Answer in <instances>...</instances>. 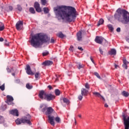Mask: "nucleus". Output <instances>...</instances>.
Wrapping results in <instances>:
<instances>
[{"mask_svg": "<svg viewBox=\"0 0 129 129\" xmlns=\"http://www.w3.org/2000/svg\"><path fill=\"white\" fill-rule=\"evenodd\" d=\"M103 23H104V20L103 19H100L97 24L98 27H99L100 25H103Z\"/></svg>", "mask_w": 129, "mask_h": 129, "instance_id": "nucleus-22", "label": "nucleus"}, {"mask_svg": "<svg viewBox=\"0 0 129 129\" xmlns=\"http://www.w3.org/2000/svg\"><path fill=\"white\" fill-rule=\"evenodd\" d=\"M94 75L97 77V78H99V79H100V76H99V74H98L97 72H95L94 73Z\"/></svg>", "mask_w": 129, "mask_h": 129, "instance_id": "nucleus-39", "label": "nucleus"}, {"mask_svg": "<svg viewBox=\"0 0 129 129\" xmlns=\"http://www.w3.org/2000/svg\"><path fill=\"white\" fill-rule=\"evenodd\" d=\"M16 83H19V82H20V80H19V79H17V80H16Z\"/></svg>", "mask_w": 129, "mask_h": 129, "instance_id": "nucleus-57", "label": "nucleus"}, {"mask_svg": "<svg viewBox=\"0 0 129 129\" xmlns=\"http://www.w3.org/2000/svg\"><path fill=\"white\" fill-rule=\"evenodd\" d=\"M78 49L80 50V51H83V48L81 47H78Z\"/></svg>", "mask_w": 129, "mask_h": 129, "instance_id": "nucleus-53", "label": "nucleus"}, {"mask_svg": "<svg viewBox=\"0 0 129 129\" xmlns=\"http://www.w3.org/2000/svg\"><path fill=\"white\" fill-rule=\"evenodd\" d=\"M92 63H93V64H95V63L94 62V60L92 61Z\"/></svg>", "mask_w": 129, "mask_h": 129, "instance_id": "nucleus-62", "label": "nucleus"}, {"mask_svg": "<svg viewBox=\"0 0 129 129\" xmlns=\"http://www.w3.org/2000/svg\"><path fill=\"white\" fill-rule=\"evenodd\" d=\"M78 69H81V68H83L84 67V65L81 64L80 62L78 63Z\"/></svg>", "mask_w": 129, "mask_h": 129, "instance_id": "nucleus-29", "label": "nucleus"}, {"mask_svg": "<svg viewBox=\"0 0 129 129\" xmlns=\"http://www.w3.org/2000/svg\"><path fill=\"white\" fill-rule=\"evenodd\" d=\"M34 8L38 13H40L41 8H40V4L38 2H35L34 4Z\"/></svg>", "mask_w": 129, "mask_h": 129, "instance_id": "nucleus-14", "label": "nucleus"}, {"mask_svg": "<svg viewBox=\"0 0 129 129\" xmlns=\"http://www.w3.org/2000/svg\"><path fill=\"white\" fill-rule=\"evenodd\" d=\"M116 13L114 15V18L116 20L122 23L124 25H126L129 23V13L125 10L118 9Z\"/></svg>", "mask_w": 129, "mask_h": 129, "instance_id": "nucleus-3", "label": "nucleus"}, {"mask_svg": "<svg viewBox=\"0 0 129 129\" xmlns=\"http://www.w3.org/2000/svg\"><path fill=\"white\" fill-rule=\"evenodd\" d=\"M17 9L18 11H19V12L22 11V7H21V6H20L19 5H17Z\"/></svg>", "mask_w": 129, "mask_h": 129, "instance_id": "nucleus-37", "label": "nucleus"}, {"mask_svg": "<svg viewBox=\"0 0 129 129\" xmlns=\"http://www.w3.org/2000/svg\"><path fill=\"white\" fill-rule=\"evenodd\" d=\"M25 70H26V73L28 75H34V73L32 72V70H31V67H30V65L27 64L26 66V68L25 69Z\"/></svg>", "mask_w": 129, "mask_h": 129, "instance_id": "nucleus-8", "label": "nucleus"}, {"mask_svg": "<svg viewBox=\"0 0 129 129\" xmlns=\"http://www.w3.org/2000/svg\"><path fill=\"white\" fill-rule=\"evenodd\" d=\"M54 112V109L52 108V107H49L47 108V111H46V114H51Z\"/></svg>", "mask_w": 129, "mask_h": 129, "instance_id": "nucleus-19", "label": "nucleus"}, {"mask_svg": "<svg viewBox=\"0 0 129 129\" xmlns=\"http://www.w3.org/2000/svg\"><path fill=\"white\" fill-rule=\"evenodd\" d=\"M88 94V90H86L85 88L81 89V95L83 96H86Z\"/></svg>", "mask_w": 129, "mask_h": 129, "instance_id": "nucleus-18", "label": "nucleus"}, {"mask_svg": "<svg viewBox=\"0 0 129 129\" xmlns=\"http://www.w3.org/2000/svg\"><path fill=\"white\" fill-rule=\"evenodd\" d=\"M0 89L2 91H4V90H5V84H3L2 86H0Z\"/></svg>", "mask_w": 129, "mask_h": 129, "instance_id": "nucleus-36", "label": "nucleus"}, {"mask_svg": "<svg viewBox=\"0 0 129 129\" xmlns=\"http://www.w3.org/2000/svg\"><path fill=\"white\" fill-rule=\"evenodd\" d=\"M7 70L8 73H11V70L9 68H7Z\"/></svg>", "mask_w": 129, "mask_h": 129, "instance_id": "nucleus-52", "label": "nucleus"}, {"mask_svg": "<svg viewBox=\"0 0 129 129\" xmlns=\"http://www.w3.org/2000/svg\"><path fill=\"white\" fill-rule=\"evenodd\" d=\"M85 87L87 89H89V88H90V87H89V84H88V83H86L85 85Z\"/></svg>", "mask_w": 129, "mask_h": 129, "instance_id": "nucleus-41", "label": "nucleus"}, {"mask_svg": "<svg viewBox=\"0 0 129 129\" xmlns=\"http://www.w3.org/2000/svg\"><path fill=\"white\" fill-rule=\"evenodd\" d=\"M122 117L124 120V129H129V116H125V115L123 114Z\"/></svg>", "mask_w": 129, "mask_h": 129, "instance_id": "nucleus-5", "label": "nucleus"}, {"mask_svg": "<svg viewBox=\"0 0 129 129\" xmlns=\"http://www.w3.org/2000/svg\"><path fill=\"white\" fill-rule=\"evenodd\" d=\"M69 50L70 51H73V46L71 45Z\"/></svg>", "mask_w": 129, "mask_h": 129, "instance_id": "nucleus-51", "label": "nucleus"}, {"mask_svg": "<svg viewBox=\"0 0 129 129\" xmlns=\"http://www.w3.org/2000/svg\"><path fill=\"white\" fill-rule=\"evenodd\" d=\"M107 27L109 30L111 31V32H112L113 31V27H112V25H111V24H109L107 25Z\"/></svg>", "mask_w": 129, "mask_h": 129, "instance_id": "nucleus-27", "label": "nucleus"}, {"mask_svg": "<svg viewBox=\"0 0 129 129\" xmlns=\"http://www.w3.org/2000/svg\"><path fill=\"white\" fill-rule=\"evenodd\" d=\"M108 54L109 55H113L114 56L116 55V50L115 49H111L110 51H108Z\"/></svg>", "mask_w": 129, "mask_h": 129, "instance_id": "nucleus-20", "label": "nucleus"}, {"mask_svg": "<svg viewBox=\"0 0 129 129\" xmlns=\"http://www.w3.org/2000/svg\"><path fill=\"white\" fill-rule=\"evenodd\" d=\"M104 106L105 107H108V105H107V104H105Z\"/></svg>", "mask_w": 129, "mask_h": 129, "instance_id": "nucleus-58", "label": "nucleus"}, {"mask_svg": "<svg viewBox=\"0 0 129 129\" xmlns=\"http://www.w3.org/2000/svg\"><path fill=\"white\" fill-rule=\"evenodd\" d=\"M12 76H15V73H12Z\"/></svg>", "mask_w": 129, "mask_h": 129, "instance_id": "nucleus-63", "label": "nucleus"}, {"mask_svg": "<svg viewBox=\"0 0 129 129\" xmlns=\"http://www.w3.org/2000/svg\"><path fill=\"white\" fill-rule=\"evenodd\" d=\"M29 12L31 14H35V13H36V11H35V9L33 8H32V7H31L29 9Z\"/></svg>", "mask_w": 129, "mask_h": 129, "instance_id": "nucleus-28", "label": "nucleus"}, {"mask_svg": "<svg viewBox=\"0 0 129 129\" xmlns=\"http://www.w3.org/2000/svg\"><path fill=\"white\" fill-rule=\"evenodd\" d=\"M43 56H47V55H49V51L45 50L42 53Z\"/></svg>", "mask_w": 129, "mask_h": 129, "instance_id": "nucleus-35", "label": "nucleus"}, {"mask_svg": "<svg viewBox=\"0 0 129 129\" xmlns=\"http://www.w3.org/2000/svg\"><path fill=\"white\" fill-rule=\"evenodd\" d=\"M117 67H118V66L115 64V68L116 69V68H117Z\"/></svg>", "mask_w": 129, "mask_h": 129, "instance_id": "nucleus-60", "label": "nucleus"}, {"mask_svg": "<svg viewBox=\"0 0 129 129\" xmlns=\"http://www.w3.org/2000/svg\"><path fill=\"white\" fill-rule=\"evenodd\" d=\"M68 75H69V76H70L71 75V73H70V74H68Z\"/></svg>", "mask_w": 129, "mask_h": 129, "instance_id": "nucleus-61", "label": "nucleus"}, {"mask_svg": "<svg viewBox=\"0 0 129 129\" xmlns=\"http://www.w3.org/2000/svg\"><path fill=\"white\" fill-rule=\"evenodd\" d=\"M44 66H50V65L53 64V61L50 60H46L42 63Z\"/></svg>", "mask_w": 129, "mask_h": 129, "instance_id": "nucleus-17", "label": "nucleus"}, {"mask_svg": "<svg viewBox=\"0 0 129 129\" xmlns=\"http://www.w3.org/2000/svg\"><path fill=\"white\" fill-rule=\"evenodd\" d=\"M53 11L56 19L64 20L67 22H75L77 17V12L74 7L59 6L54 7Z\"/></svg>", "mask_w": 129, "mask_h": 129, "instance_id": "nucleus-1", "label": "nucleus"}, {"mask_svg": "<svg viewBox=\"0 0 129 129\" xmlns=\"http://www.w3.org/2000/svg\"><path fill=\"white\" fill-rule=\"evenodd\" d=\"M53 99H55V96L47 93L45 100H47V101H51V100H53Z\"/></svg>", "mask_w": 129, "mask_h": 129, "instance_id": "nucleus-6", "label": "nucleus"}, {"mask_svg": "<svg viewBox=\"0 0 129 129\" xmlns=\"http://www.w3.org/2000/svg\"><path fill=\"white\" fill-rule=\"evenodd\" d=\"M26 88H27V89H32L33 88V86L30 85L29 84H27Z\"/></svg>", "mask_w": 129, "mask_h": 129, "instance_id": "nucleus-33", "label": "nucleus"}, {"mask_svg": "<svg viewBox=\"0 0 129 129\" xmlns=\"http://www.w3.org/2000/svg\"><path fill=\"white\" fill-rule=\"evenodd\" d=\"M62 100L64 103H66L67 104H69V100L66 98H63Z\"/></svg>", "mask_w": 129, "mask_h": 129, "instance_id": "nucleus-26", "label": "nucleus"}, {"mask_svg": "<svg viewBox=\"0 0 129 129\" xmlns=\"http://www.w3.org/2000/svg\"><path fill=\"white\" fill-rule=\"evenodd\" d=\"M79 117H81V115H79Z\"/></svg>", "mask_w": 129, "mask_h": 129, "instance_id": "nucleus-64", "label": "nucleus"}, {"mask_svg": "<svg viewBox=\"0 0 129 129\" xmlns=\"http://www.w3.org/2000/svg\"><path fill=\"white\" fill-rule=\"evenodd\" d=\"M57 36L59 37V38H64V34H63L62 32L58 33Z\"/></svg>", "mask_w": 129, "mask_h": 129, "instance_id": "nucleus-32", "label": "nucleus"}, {"mask_svg": "<svg viewBox=\"0 0 129 129\" xmlns=\"http://www.w3.org/2000/svg\"><path fill=\"white\" fill-rule=\"evenodd\" d=\"M48 117L49 123H50L51 125L54 126V125H55V122H54V119H55V118L53 116L51 115H48Z\"/></svg>", "mask_w": 129, "mask_h": 129, "instance_id": "nucleus-11", "label": "nucleus"}, {"mask_svg": "<svg viewBox=\"0 0 129 129\" xmlns=\"http://www.w3.org/2000/svg\"><path fill=\"white\" fill-rule=\"evenodd\" d=\"M95 41L96 43H97V44H102V42H103V38L102 37L96 36Z\"/></svg>", "mask_w": 129, "mask_h": 129, "instance_id": "nucleus-12", "label": "nucleus"}, {"mask_svg": "<svg viewBox=\"0 0 129 129\" xmlns=\"http://www.w3.org/2000/svg\"><path fill=\"white\" fill-rule=\"evenodd\" d=\"M40 108H42L41 109V111L42 112H45L46 113V110L47 111V108H48V105H47V104H42L40 105Z\"/></svg>", "mask_w": 129, "mask_h": 129, "instance_id": "nucleus-13", "label": "nucleus"}, {"mask_svg": "<svg viewBox=\"0 0 129 129\" xmlns=\"http://www.w3.org/2000/svg\"><path fill=\"white\" fill-rule=\"evenodd\" d=\"M60 93L61 92H60V90H59V89L55 90V95H56L57 96H58V95H60Z\"/></svg>", "mask_w": 129, "mask_h": 129, "instance_id": "nucleus-25", "label": "nucleus"}, {"mask_svg": "<svg viewBox=\"0 0 129 129\" xmlns=\"http://www.w3.org/2000/svg\"><path fill=\"white\" fill-rule=\"evenodd\" d=\"M55 119V121H56V122H60V118L59 117H56Z\"/></svg>", "mask_w": 129, "mask_h": 129, "instance_id": "nucleus-43", "label": "nucleus"}, {"mask_svg": "<svg viewBox=\"0 0 129 129\" xmlns=\"http://www.w3.org/2000/svg\"><path fill=\"white\" fill-rule=\"evenodd\" d=\"M23 24L24 23L23 22V21H18L16 25V29L18 30H22Z\"/></svg>", "mask_w": 129, "mask_h": 129, "instance_id": "nucleus-10", "label": "nucleus"}, {"mask_svg": "<svg viewBox=\"0 0 129 129\" xmlns=\"http://www.w3.org/2000/svg\"><path fill=\"white\" fill-rule=\"evenodd\" d=\"M39 76H40V73L37 72L35 74V78H39Z\"/></svg>", "mask_w": 129, "mask_h": 129, "instance_id": "nucleus-40", "label": "nucleus"}, {"mask_svg": "<svg viewBox=\"0 0 129 129\" xmlns=\"http://www.w3.org/2000/svg\"><path fill=\"white\" fill-rule=\"evenodd\" d=\"M122 95H123V96H125V97H127V96H128L129 95V93L125 91H123L122 92Z\"/></svg>", "mask_w": 129, "mask_h": 129, "instance_id": "nucleus-23", "label": "nucleus"}, {"mask_svg": "<svg viewBox=\"0 0 129 129\" xmlns=\"http://www.w3.org/2000/svg\"><path fill=\"white\" fill-rule=\"evenodd\" d=\"M31 118H32V117H31V115L30 114H27L25 117L22 118L20 119H17L15 122L17 124H21V123H27V124H29V125H31L32 124V122H31Z\"/></svg>", "mask_w": 129, "mask_h": 129, "instance_id": "nucleus-4", "label": "nucleus"}, {"mask_svg": "<svg viewBox=\"0 0 129 129\" xmlns=\"http://www.w3.org/2000/svg\"><path fill=\"white\" fill-rule=\"evenodd\" d=\"M9 10H10V11H13V7L10 6V7H9Z\"/></svg>", "mask_w": 129, "mask_h": 129, "instance_id": "nucleus-55", "label": "nucleus"}, {"mask_svg": "<svg viewBox=\"0 0 129 129\" xmlns=\"http://www.w3.org/2000/svg\"><path fill=\"white\" fill-rule=\"evenodd\" d=\"M43 11H44V14H48V13H49V9H48V8H46V7L44 8Z\"/></svg>", "mask_w": 129, "mask_h": 129, "instance_id": "nucleus-30", "label": "nucleus"}, {"mask_svg": "<svg viewBox=\"0 0 129 129\" xmlns=\"http://www.w3.org/2000/svg\"><path fill=\"white\" fill-rule=\"evenodd\" d=\"M48 88H49V90H51V89H53V87H51V85L48 86Z\"/></svg>", "mask_w": 129, "mask_h": 129, "instance_id": "nucleus-48", "label": "nucleus"}, {"mask_svg": "<svg viewBox=\"0 0 129 129\" xmlns=\"http://www.w3.org/2000/svg\"><path fill=\"white\" fill-rule=\"evenodd\" d=\"M90 59L91 61H93V58H92V56H90Z\"/></svg>", "mask_w": 129, "mask_h": 129, "instance_id": "nucleus-59", "label": "nucleus"}, {"mask_svg": "<svg viewBox=\"0 0 129 129\" xmlns=\"http://www.w3.org/2000/svg\"><path fill=\"white\" fill-rule=\"evenodd\" d=\"M2 11H3V12H5V11H6V7H2Z\"/></svg>", "mask_w": 129, "mask_h": 129, "instance_id": "nucleus-47", "label": "nucleus"}, {"mask_svg": "<svg viewBox=\"0 0 129 129\" xmlns=\"http://www.w3.org/2000/svg\"><path fill=\"white\" fill-rule=\"evenodd\" d=\"M116 32H118V33H119V32H120V28L118 27L116 29Z\"/></svg>", "mask_w": 129, "mask_h": 129, "instance_id": "nucleus-49", "label": "nucleus"}, {"mask_svg": "<svg viewBox=\"0 0 129 129\" xmlns=\"http://www.w3.org/2000/svg\"><path fill=\"white\" fill-rule=\"evenodd\" d=\"M50 43H55V40H54V39H53V38H52L51 39Z\"/></svg>", "mask_w": 129, "mask_h": 129, "instance_id": "nucleus-46", "label": "nucleus"}, {"mask_svg": "<svg viewBox=\"0 0 129 129\" xmlns=\"http://www.w3.org/2000/svg\"><path fill=\"white\" fill-rule=\"evenodd\" d=\"M5 45H6V46H9V42H8L7 40H6V42H5Z\"/></svg>", "mask_w": 129, "mask_h": 129, "instance_id": "nucleus-50", "label": "nucleus"}, {"mask_svg": "<svg viewBox=\"0 0 129 129\" xmlns=\"http://www.w3.org/2000/svg\"><path fill=\"white\" fill-rule=\"evenodd\" d=\"M49 41H50V37L44 33H38L34 35H33L29 42L31 43V46L34 47V48H39L40 46H42L44 43H47L49 44Z\"/></svg>", "mask_w": 129, "mask_h": 129, "instance_id": "nucleus-2", "label": "nucleus"}, {"mask_svg": "<svg viewBox=\"0 0 129 129\" xmlns=\"http://www.w3.org/2000/svg\"><path fill=\"white\" fill-rule=\"evenodd\" d=\"M10 113L15 116H19V111L17 109H13L10 111Z\"/></svg>", "mask_w": 129, "mask_h": 129, "instance_id": "nucleus-15", "label": "nucleus"}, {"mask_svg": "<svg viewBox=\"0 0 129 129\" xmlns=\"http://www.w3.org/2000/svg\"><path fill=\"white\" fill-rule=\"evenodd\" d=\"M7 101H6L7 103L9 104V105H11L12 104H14L13 103V101H14V98L12 97L11 96L8 95L7 96Z\"/></svg>", "mask_w": 129, "mask_h": 129, "instance_id": "nucleus-7", "label": "nucleus"}, {"mask_svg": "<svg viewBox=\"0 0 129 129\" xmlns=\"http://www.w3.org/2000/svg\"><path fill=\"white\" fill-rule=\"evenodd\" d=\"M82 98H83V95H80L78 97V99H79V100H82Z\"/></svg>", "mask_w": 129, "mask_h": 129, "instance_id": "nucleus-38", "label": "nucleus"}, {"mask_svg": "<svg viewBox=\"0 0 129 129\" xmlns=\"http://www.w3.org/2000/svg\"><path fill=\"white\" fill-rule=\"evenodd\" d=\"M122 66L123 68H125V69H127V64H123Z\"/></svg>", "mask_w": 129, "mask_h": 129, "instance_id": "nucleus-45", "label": "nucleus"}, {"mask_svg": "<svg viewBox=\"0 0 129 129\" xmlns=\"http://www.w3.org/2000/svg\"><path fill=\"white\" fill-rule=\"evenodd\" d=\"M41 5H42V6H46L47 4V1L46 0H41Z\"/></svg>", "mask_w": 129, "mask_h": 129, "instance_id": "nucleus-34", "label": "nucleus"}, {"mask_svg": "<svg viewBox=\"0 0 129 129\" xmlns=\"http://www.w3.org/2000/svg\"><path fill=\"white\" fill-rule=\"evenodd\" d=\"M126 41L127 42H128V43H129V38H127V37H126Z\"/></svg>", "mask_w": 129, "mask_h": 129, "instance_id": "nucleus-56", "label": "nucleus"}, {"mask_svg": "<svg viewBox=\"0 0 129 129\" xmlns=\"http://www.w3.org/2000/svg\"><path fill=\"white\" fill-rule=\"evenodd\" d=\"M99 51L100 53V54H101V55H103V51H102V49H101V48H99Z\"/></svg>", "mask_w": 129, "mask_h": 129, "instance_id": "nucleus-44", "label": "nucleus"}, {"mask_svg": "<svg viewBox=\"0 0 129 129\" xmlns=\"http://www.w3.org/2000/svg\"><path fill=\"white\" fill-rule=\"evenodd\" d=\"M3 30H5V25L3 23L0 22V31H3Z\"/></svg>", "mask_w": 129, "mask_h": 129, "instance_id": "nucleus-24", "label": "nucleus"}, {"mask_svg": "<svg viewBox=\"0 0 129 129\" xmlns=\"http://www.w3.org/2000/svg\"><path fill=\"white\" fill-rule=\"evenodd\" d=\"M123 64H129V62L126 61V59H123Z\"/></svg>", "mask_w": 129, "mask_h": 129, "instance_id": "nucleus-42", "label": "nucleus"}, {"mask_svg": "<svg viewBox=\"0 0 129 129\" xmlns=\"http://www.w3.org/2000/svg\"><path fill=\"white\" fill-rule=\"evenodd\" d=\"M4 41V38L3 37H0V42H3Z\"/></svg>", "mask_w": 129, "mask_h": 129, "instance_id": "nucleus-54", "label": "nucleus"}, {"mask_svg": "<svg viewBox=\"0 0 129 129\" xmlns=\"http://www.w3.org/2000/svg\"><path fill=\"white\" fill-rule=\"evenodd\" d=\"M47 95V93L45 92L44 91H40L39 92V98L41 99H45L46 96Z\"/></svg>", "mask_w": 129, "mask_h": 129, "instance_id": "nucleus-9", "label": "nucleus"}, {"mask_svg": "<svg viewBox=\"0 0 129 129\" xmlns=\"http://www.w3.org/2000/svg\"><path fill=\"white\" fill-rule=\"evenodd\" d=\"M5 122V118L4 117L0 116V123H4Z\"/></svg>", "mask_w": 129, "mask_h": 129, "instance_id": "nucleus-31", "label": "nucleus"}, {"mask_svg": "<svg viewBox=\"0 0 129 129\" xmlns=\"http://www.w3.org/2000/svg\"><path fill=\"white\" fill-rule=\"evenodd\" d=\"M93 94H94V95H95L97 97H99L101 99H103V100L104 101H105V99H104V97H103V96H102V95H100V93L97 92H94L93 93Z\"/></svg>", "mask_w": 129, "mask_h": 129, "instance_id": "nucleus-16", "label": "nucleus"}, {"mask_svg": "<svg viewBox=\"0 0 129 129\" xmlns=\"http://www.w3.org/2000/svg\"><path fill=\"white\" fill-rule=\"evenodd\" d=\"M77 36L78 41H81V39H82V33L81 31H79L77 33Z\"/></svg>", "mask_w": 129, "mask_h": 129, "instance_id": "nucleus-21", "label": "nucleus"}]
</instances>
